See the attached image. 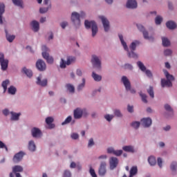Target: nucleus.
Listing matches in <instances>:
<instances>
[{
    "label": "nucleus",
    "mask_w": 177,
    "mask_h": 177,
    "mask_svg": "<svg viewBox=\"0 0 177 177\" xmlns=\"http://www.w3.org/2000/svg\"><path fill=\"white\" fill-rule=\"evenodd\" d=\"M118 37L122 46L124 47V50H127L129 57H132L133 59H138V54L135 53V52L133 51L136 50L137 45H139V41H134L130 44L129 49L131 52H129V50H128V46L127 45L125 41H124V37L122 36V35L119 34Z\"/></svg>",
    "instance_id": "obj_1"
},
{
    "label": "nucleus",
    "mask_w": 177,
    "mask_h": 177,
    "mask_svg": "<svg viewBox=\"0 0 177 177\" xmlns=\"http://www.w3.org/2000/svg\"><path fill=\"white\" fill-rule=\"evenodd\" d=\"M163 73L167 80H165V79L161 80L162 88H165V86L169 88L172 86V82L171 81H175V77H174V75L169 74V73H168L167 70H164Z\"/></svg>",
    "instance_id": "obj_2"
},
{
    "label": "nucleus",
    "mask_w": 177,
    "mask_h": 177,
    "mask_svg": "<svg viewBox=\"0 0 177 177\" xmlns=\"http://www.w3.org/2000/svg\"><path fill=\"white\" fill-rule=\"evenodd\" d=\"M84 25L86 28H92V37H95L96 34H97V25L96 24V22L95 21H89L88 20H86L84 21Z\"/></svg>",
    "instance_id": "obj_3"
},
{
    "label": "nucleus",
    "mask_w": 177,
    "mask_h": 177,
    "mask_svg": "<svg viewBox=\"0 0 177 177\" xmlns=\"http://www.w3.org/2000/svg\"><path fill=\"white\" fill-rule=\"evenodd\" d=\"M41 50L42 57H44V59H46V62L48 64H53V57L49 56V53H48V52H49V48H48L46 46H42Z\"/></svg>",
    "instance_id": "obj_4"
},
{
    "label": "nucleus",
    "mask_w": 177,
    "mask_h": 177,
    "mask_svg": "<svg viewBox=\"0 0 177 177\" xmlns=\"http://www.w3.org/2000/svg\"><path fill=\"white\" fill-rule=\"evenodd\" d=\"M122 82H123L126 91H130L131 93H136V91L131 88V82H129L128 77H127L126 76L122 77Z\"/></svg>",
    "instance_id": "obj_5"
},
{
    "label": "nucleus",
    "mask_w": 177,
    "mask_h": 177,
    "mask_svg": "<svg viewBox=\"0 0 177 177\" xmlns=\"http://www.w3.org/2000/svg\"><path fill=\"white\" fill-rule=\"evenodd\" d=\"M0 64L3 71H6V70H8V66H9V60L5 59V55L2 53H0Z\"/></svg>",
    "instance_id": "obj_6"
},
{
    "label": "nucleus",
    "mask_w": 177,
    "mask_h": 177,
    "mask_svg": "<svg viewBox=\"0 0 177 177\" xmlns=\"http://www.w3.org/2000/svg\"><path fill=\"white\" fill-rule=\"evenodd\" d=\"M137 65L139 67L140 70H141V71H143V73H145L146 75H147L149 78L153 77V73H151V71H150V70H146V66H145L143 62L138 61L137 62Z\"/></svg>",
    "instance_id": "obj_7"
},
{
    "label": "nucleus",
    "mask_w": 177,
    "mask_h": 177,
    "mask_svg": "<svg viewBox=\"0 0 177 177\" xmlns=\"http://www.w3.org/2000/svg\"><path fill=\"white\" fill-rule=\"evenodd\" d=\"M74 62H75V57H68L66 62L64 59H61L60 67L61 68H66V64L70 66V64L74 63Z\"/></svg>",
    "instance_id": "obj_8"
},
{
    "label": "nucleus",
    "mask_w": 177,
    "mask_h": 177,
    "mask_svg": "<svg viewBox=\"0 0 177 177\" xmlns=\"http://www.w3.org/2000/svg\"><path fill=\"white\" fill-rule=\"evenodd\" d=\"M91 63L93 67H95V68H97L98 70H100V68H102V62H100V59L97 56H92Z\"/></svg>",
    "instance_id": "obj_9"
},
{
    "label": "nucleus",
    "mask_w": 177,
    "mask_h": 177,
    "mask_svg": "<svg viewBox=\"0 0 177 177\" xmlns=\"http://www.w3.org/2000/svg\"><path fill=\"white\" fill-rule=\"evenodd\" d=\"M81 15L78 14V12H74L71 15V20L73 24L75 26H80L81 24V20L80 19V17Z\"/></svg>",
    "instance_id": "obj_10"
},
{
    "label": "nucleus",
    "mask_w": 177,
    "mask_h": 177,
    "mask_svg": "<svg viewBox=\"0 0 177 177\" xmlns=\"http://www.w3.org/2000/svg\"><path fill=\"white\" fill-rule=\"evenodd\" d=\"M137 27L140 31H142L144 38L145 39H149V41H154V38L153 37H149V32L145 30V27L143 26L137 24Z\"/></svg>",
    "instance_id": "obj_11"
},
{
    "label": "nucleus",
    "mask_w": 177,
    "mask_h": 177,
    "mask_svg": "<svg viewBox=\"0 0 177 177\" xmlns=\"http://www.w3.org/2000/svg\"><path fill=\"white\" fill-rule=\"evenodd\" d=\"M36 67L39 71H45L46 70V64L42 59H38L36 62Z\"/></svg>",
    "instance_id": "obj_12"
},
{
    "label": "nucleus",
    "mask_w": 177,
    "mask_h": 177,
    "mask_svg": "<svg viewBox=\"0 0 177 177\" xmlns=\"http://www.w3.org/2000/svg\"><path fill=\"white\" fill-rule=\"evenodd\" d=\"M100 19L102 20L104 31L107 32V31L110 30V22L109 21V19L104 16H100Z\"/></svg>",
    "instance_id": "obj_13"
},
{
    "label": "nucleus",
    "mask_w": 177,
    "mask_h": 177,
    "mask_svg": "<svg viewBox=\"0 0 177 177\" xmlns=\"http://www.w3.org/2000/svg\"><path fill=\"white\" fill-rule=\"evenodd\" d=\"M23 157H24V153H23V151H19L12 158L13 162H15V164H17V162H20V161L23 160Z\"/></svg>",
    "instance_id": "obj_14"
},
{
    "label": "nucleus",
    "mask_w": 177,
    "mask_h": 177,
    "mask_svg": "<svg viewBox=\"0 0 177 177\" xmlns=\"http://www.w3.org/2000/svg\"><path fill=\"white\" fill-rule=\"evenodd\" d=\"M109 165L111 169L117 168V165H118V158L115 157H111L109 160Z\"/></svg>",
    "instance_id": "obj_15"
},
{
    "label": "nucleus",
    "mask_w": 177,
    "mask_h": 177,
    "mask_svg": "<svg viewBox=\"0 0 177 177\" xmlns=\"http://www.w3.org/2000/svg\"><path fill=\"white\" fill-rule=\"evenodd\" d=\"M106 163L105 162H102L98 170V174L100 175V176H104V175H106Z\"/></svg>",
    "instance_id": "obj_16"
},
{
    "label": "nucleus",
    "mask_w": 177,
    "mask_h": 177,
    "mask_svg": "<svg viewBox=\"0 0 177 177\" xmlns=\"http://www.w3.org/2000/svg\"><path fill=\"white\" fill-rule=\"evenodd\" d=\"M31 132L33 138H41V136H42V132L37 127L32 129Z\"/></svg>",
    "instance_id": "obj_17"
},
{
    "label": "nucleus",
    "mask_w": 177,
    "mask_h": 177,
    "mask_svg": "<svg viewBox=\"0 0 177 177\" xmlns=\"http://www.w3.org/2000/svg\"><path fill=\"white\" fill-rule=\"evenodd\" d=\"M151 118H142L141 120V124L145 127V128H149L150 125H151Z\"/></svg>",
    "instance_id": "obj_18"
},
{
    "label": "nucleus",
    "mask_w": 177,
    "mask_h": 177,
    "mask_svg": "<svg viewBox=\"0 0 177 177\" xmlns=\"http://www.w3.org/2000/svg\"><path fill=\"white\" fill-rule=\"evenodd\" d=\"M127 8L129 9H136V8H138V3L136 0H128L127 3Z\"/></svg>",
    "instance_id": "obj_19"
},
{
    "label": "nucleus",
    "mask_w": 177,
    "mask_h": 177,
    "mask_svg": "<svg viewBox=\"0 0 177 177\" xmlns=\"http://www.w3.org/2000/svg\"><path fill=\"white\" fill-rule=\"evenodd\" d=\"M83 111L82 109L77 108L74 111V118L78 120L82 117Z\"/></svg>",
    "instance_id": "obj_20"
},
{
    "label": "nucleus",
    "mask_w": 177,
    "mask_h": 177,
    "mask_svg": "<svg viewBox=\"0 0 177 177\" xmlns=\"http://www.w3.org/2000/svg\"><path fill=\"white\" fill-rule=\"evenodd\" d=\"M36 83L37 85H40V86H46L48 85V80L44 79L41 80V76H39Z\"/></svg>",
    "instance_id": "obj_21"
},
{
    "label": "nucleus",
    "mask_w": 177,
    "mask_h": 177,
    "mask_svg": "<svg viewBox=\"0 0 177 177\" xmlns=\"http://www.w3.org/2000/svg\"><path fill=\"white\" fill-rule=\"evenodd\" d=\"M53 121H55V120L52 117H48L46 119V124H47V125H48V128L50 129H52L55 127V124H52V122H53Z\"/></svg>",
    "instance_id": "obj_22"
},
{
    "label": "nucleus",
    "mask_w": 177,
    "mask_h": 177,
    "mask_svg": "<svg viewBox=\"0 0 177 177\" xmlns=\"http://www.w3.org/2000/svg\"><path fill=\"white\" fill-rule=\"evenodd\" d=\"M30 24H31V26L32 27V30H33V31H35V32H37V31L39 30V23H38V21H32Z\"/></svg>",
    "instance_id": "obj_23"
},
{
    "label": "nucleus",
    "mask_w": 177,
    "mask_h": 177,
    "mask_svg": "<svg viewBox=\"0 0 177 177\" xmlns=\"http://www.w3.org/2000/svg\"><path fill=\"white\" fill-rule=\"evenodd\" d=\"M166 27L169 30H174L176 28V24L172 21H169L166 23Z\"/></svg>",
    "instance_id": "obj_24"
},
{
    "label": "nucleus",
    "mask_w": 177,
    "mask_h": 177,
    "mask_svg": "<svg viewBox=\"0 0 177 177\" xmlns=\"http://www.w3.org/2000/svg\"><path fill=\"white\" fill-rule=\"evenodd\" d=\"M12 172L13 174H17V172H23V167L20 165H15L12 167Z\"/></svg>",
    "instance_id": "obj_25"
},
{
    "label": "nucleus",
    "mask_w": 177,
    "mask_h": 177,
    "mask_svg": "<svg viewBox=\"0 0 177 177\" xmlns=\"http://www.w3.org/2000/svg\"><path fill=\"white\" fill-rule=\"evenodd\" d=\"M21 115V113H15V112H11V120L12 121H17L19 120V117Z\"/></svg>",
    "instance_id": "obj_26"
},
{
    "label": "nucleus",
    "mask_w": 177,
    "mask_h": 177,
    "mask_svg": "<svg viewBox=\"0 0 177 177\" xmlns=\"http://www.w3.org/2000/svg\"><path fill=\"white\" fill-rule=\"evenodd\" d=\"M122 150H124V151H127L128 153H135V149H133V147L131 145L123 147Z\"/></svg>",
    "instance_id": "obj_27"
},
{
    "label": "nucleus",
    "mask_w": 177,
    "mask_h": 177,
    "mask_svg": "<svg viewBox=\"0 0 177 177\" xmlns=\"http://www.w3.org/2000/svg\"><path fill=\"white\" fill-rule=\"evenodd\" d=\"M136 174H138V167L136 166H133L130 169V175L129 177H133Z\"/></svg>",
    "instance_id": "obj_28"
},
{
    "label": "nucleus",
    "mask_w": 177,
    "mask_h": 177,
    "mask_svg": "<svg viewBox=\"0 0 177 177\" xmlns=\"http://www.w3.org/2000/svg\"><path fill=\"white\" fill-rule=\"evenodd\" d=\"M9 84H10V82L9 81V80H6L2 82L1 86H3L4 89L3 91L4 93L5 92H6V91H8V85H9Z\"/></svg>",
    "instance_id": "obj_29"
},
{
    "label": "nucleus",
    "mask_w": 177,
    "mask_h": 177,
    "mask_svg": "<svg viewBox=\"0 0 177 177\" xmlns=\"http://www.w3.org/2000/svg\"><path fill=\"white\" fill-rule=\"evenodd\" d=\"M23 73H24L27 77L31 78L32 77V71L30 69H27L26 68H24L22 70Z\"/></svg>",
    "instance_id": "obj_30"
},
{
    "label": "nucleus",
    "mask_w": 177,
    "mask_h": 177,
    "mask_svg": "<svg viewBox=\"0 0 177 177\" xmlns=\"http://www.w3.org/2000/svg\"><path fill=\"white\" fill-rule=\"evenodd\" d=\"M28 149L30 151H35V143L32 140H30L28 143Z\"/></svg>",
    "instance_id": "obj_31"
},
{
    "label": "nucleus",
    "mask_w": 177,
    "mask_h": 177,
    "mask_svg": "<svg viewBox=\"0 0 177 177\" xmlns=\"http://www.w3.org/2000/svg\"><path fill=\"white\" fill-rule=\"evenodd\" d=\"M162 42L163 46H169V45H171V41L166 37H162Z\"/></svg>",
    "instance_id": "obj_32"
},
{
    "label": "nucleus",
    "mask_w": 177,
    "mask_h": 177,
    "mask_svg": "<svg viewBox=\"0 0 177 177\" xmlns=\"http://www.w3.org/2000/svg\"><path fill=\"white\" fill-rule=\"evenodd\" d=\"M148 162L150 164V165H156L157 160L154 158V156H150L148 158Z\"/></svg>",
    "instance_id": "obj_33"
},
{
    "label": "nucleus",
    "mask_w": 177,
    "mask_h": 177,
    "mask_svg": "<svg viewBox=\"0 0 177 177\" xmlns=\"http://www.w3.org/2000/svg\"><path fill=\"white\" fill-rule=\"evenodd\" d=\"M92 77H93V80L97 81V82H99V81H102V77L100 75L95 73V72H93Z\"/></svg>",
    "instance_id": "obj_34"
},
{
    "label": "nucleus",
    "mask_w": 177,
    "mask_h": 177,
    "mask_svg": "<svg viewBox=\"0 0 177 177\" xmlns=\"http://www.w3.org/2000/svg\"><path fill=\"white\" fill-rule=\"evenodd\" d=\"M66 88L68 89L71 93H74L75 88H74V86L71 85V84H68L66 85Z\"/></svg>",
    "instance_id": "obj_35"
},
{
    "label": "nucleus",
    "mask_w": 177,
    "mask_h": 177,
    "mask_svg": "<svg viewBox=\"0 0 177 177\" xmlns=\"http://www.w3.org/2000/svg\"><path fill=\"white\" fill-rule=\"evenodd\" d=\"M17 91L16 88L13 86H10L8 88V93H10V95H15Z\"/></svg>",
    "instance_id": "obj_36"
},
{
    "label": "nucleus",
    "mask_w": 177,
    "mask_h": 177,
    "mask_svg": "<svg viewBox=\"0 0 177 177\" xmlns=\"http://www.w3.org/2000/svg\"><path fill=\"white\" fill-rule=\"evenodd\" d=\"M14 5L23 8V1L22 0H12Z\"/></svg>",
    "instance_id": "obj_37"
},
{
    "label": "nucleus",
    "mask_w": 177,
    "mask_h": 177,
    "mask_svg": "<svg viewBox=\"0 0 177 177\" xmlns=\"http://www.w3.org/2000/svg\"><path fill=\"white\" fill-rule=\"evenodd\" d=\"M176 169H177V162L174 161L171 163L170 169L174 172L176 171Z\"/></svg>",
    "instance_id": "obj_38"
},
{
    "label": "nucleus",
    "mask_w": 177,
    "mask_h": 177,
    "mask_svg": "<svg viewBox=\"0 0 177 177\" xmlns=\"http://www.w3.org/2000/svg\"><path fill=\"white\" fill-rule=\"evenodd\" d=\"M165 109L166 111H168L169 113H171V114H174V110L171 107V106L168 104L165 105Z\"/></svg>",
    "instance_id": "obj_39"
},
{
    "label": "nucleus",
    "mask_w": 177,
    "mask_h": 177,
    "mask_svg": "<svg viewBox=\"0 0 177 177\" xmlns=\"http://www.w3.org/2000/svg\"><path fill=\"white\" fill-rule=\"evenodd\" d=\"M15 38H16L15 35H10L6 34V39L8 41V42H13V41L15 40Z\"/></svg>",
    "instance_id": "obj_40"
},
{
    "label": "nucleus",
    "mask_w": 177,
    "mask_h": 177,
    "mask_svg": "<svg viewBox=\"0 0 177 177\" xmlns=\"http://www.w3.org/2000/svg\"><path fill=\"white\" fill-rule=\"evenodd\" d=\"M131 127L134 128V129H138L140 127V122H133L131 123Z\"/></svg>",
    "instance_id": "obj_41"
},
{
    "label": "nucleus",
    "mask_w": 177,
    "mask_h": 177,
    "mask_svg": "<svg viewBox=\"0 0 177 177\" xmlns=\"http://www.w3.org/2000/svg\"><path fill=\"white\" fill-rule=\"evenodd\" d=\"M140 96L141 97L142 101L144 103H147V95H146V94H143V93H142V92H140Z\"/></svg>",
    "instance_id": "obj_42"
},
{
    "label": "nucleus",
    "mask_w": 177,
    "mask_h": 177,
    "mask_svg": "<svg viewBox=\"0 0 177 177\" xmlns=\"http://www.w3.org/2000/svg\"><path fill=\"white\" fill-rule=\"evenodd\" d=\"M162 22V17H161L160 16H157L155 19V23L157 25L161 24V23Z\"/></svg>",
    "instance_id": "obj_43"
},
{
    "label": "nucleus",
    "mask_w": 177,
    "mask_h": 177,
    "mask_svg": "<svg viewBox=\"0 0 177 177\" xmlns=\"http://www.w3.org/2000/svg\"><path fill=\"white\" fill-rule=\"evenodd\" d=\"M147 92L152 98L154 97V91L153 90V86H149V88L147 90Z\"/></svg>",
    "instance_id": "obj_44"
},
{
    "label": "nucleus",
    "mask_w": 177,
    "mask_h": 177,
    "mask_svg": "<svg viewBox=\"0 0 177 177\" xmlns=\"http://www.w3.org/2000/svg\"><path fill=\"white\" fill-rule=\"evenodd\" d=\"M71 120H73V118H71V116H68V117L62 123V125H66V124H70V122H71Z\"/></svg>",
    "instance_id": "obj_45"
},
{
    "label": "nucleus",
    "mask_w": 177,
    "mask_h": 177,
    "mask_svg": "<svg viewBox=\"0 0 177 177\" xmlns=\"http://www.w3.org/2000/svg\"><path fill=\"white\" fill-rule=\"evenodd\" d=\"M3 13H5V4L0 3V14L3 15Z\"/></svg>",
    "instance_id": "obj_46"
},
{
    "label": "nucleus",
    "mask_w": 177,
    "mask_h": 177,
    "mask_svg": "<svg viewBox=\"0 0 177 177\" xmlns=\"http://www.w3.org/2000/svg\"><path fill=\"white\" fill-rule=\"evenodd\" d=\"M84 86H85V79H82V83L80 84L78 87H77V90L78 91H81V89H82V88H84Z\"/></svg>",
    "instance_id": "obj_47"
},
{
    "label": "nucleus",
    "mask_w": 177,
    "mask_h": 177,
    "mask_svg": "<svg viewBox=\"0 0 177 177\" xmlns=\"http://www.w3.org/2000/svg\"><path fill=\"white\" fill-rule=\"evenodd\" d=\"M164 55L165 56H171V55H172V50L170 49H166L164 51Z\"/></svg>",
    "instance_id": "obj_48"
},
{
    "label": "nucleus",
    "mask_w": 177,
    "mask_h": 177,
    "mask_svg": "<svg viewBox=\"0 0 177 177\" xmlns=\"http://www.w3.org/2000/svg\"><path fill=\"white\" fill-rule=\"evenodd\" d=\"M104 118L106 120V121H109L110 122V121H111V120L113 118H114V115H106L104 116Z\"/></svg>",
    "instance_id": "obj_49"
},
{
    "label": "nucleus",
    "mask_w": 177,
    "mask_h": 177,
    "mask_svg": "<svg viewBox=\"0 0 177 177\" xmlns=\"http://www.w3.org/2000/svg\"><path fill=\"white\" fill-rule=\"evenodd\" d=\"M71 138H72L74 140H77L80 138L78 133H73L71 134Z\"/></svg>",
    "instance_id": "obj_50"
},
{
    "label": "nucleus",
    "mask_w": 177,
    "mask_h": 177,
    "mask_svg": "<svg viewBox=\"0 0 177 177\" xmlns=\"http://www.w3.org/2000/svg\"><path fill=\"white\" fill-rule=\"evenodd\" d=\"M113 154L114 156H120L122 154V150H115Z\"/></svg>",
    "instance_id": "obj_51"
},
{
    "label": "nucleus",
    "mask_w": 177,
    "mask_h": 177,
    "mask_svg": "<svg viewBox=\"0 0 177 177\" xmlns=\"http://www.w3.org/2000/svg\"><path fill=\"white\" fill-rule=\"evenodd\" d=\"M48 10H49V8H41L39 9L40 13H46V12H48Z\"/></svg>",
    "instance_id": "obj_52"
},
{
    "label": "nucleus",
    "mask_w": 177,
    "mask_h": 177,
    "mask_svg": "<svg viewBox=\"0 0 177 177\" xmlns=\"http://www.w3.org/2000/svg\"><path fill=\"white\" fill-rule=\"evenodd\" d=\"M0 149H5L8 151V147L2 141H0Z\"/></svg>",
    "instance_id": "obj_53"
},
{
    "label": "nucleus",
    "mask_w": 177,
    "mask_h": 177,
    "mask_svg": "<svg viewBox=\"0 0 177 177\" xmlns=\"http://www.w3.org/2000/svg\"><path fill=\"white\" fill-rule=\"evenodd\" d=\"M90 174L92 177H97V176L96 175V173L95 172V169L92 168L90 169Z\"/></svg>",
    "instance_id": "obj_54"
},
{
    "label": "nucleus",
    "mask_w": 177,
    "mask_h": 177,
    "mask_svg": "<svg viewBox=\"0 0 177 177\" xmlns=\"http://www.w3.org/2000/svg\"><path fill=\"white\" fill-rule=\"evenodd\" d=\"M114 114L115 115H116V117H122V115L121 114V112L120 111V110H115L114 111Z\"/></svg>",
    "instance_id": "obj_55"
},
{
    "label": "nucleus",
    "mask_w": 177,
    "mask_h": 177,
    "mask_svg": "<svg viewBox=\"0 0 177 177\" xmlns=\"http://www.w3.org/2000/svg\"><path fill=\"white\" fill-rule=\"evenodd\" d=\"M64 177H71V173L70 171L66 170L64 173Z\"/></svg>",
    "instance_id": "obj_56"
},
{
    "label": "nucleus",
    "mask_w": 177,
    "mask_h": 177,
    "mask_svg": "<svg viewBox=\"0 0 177 177\" xmlns=\"http://www.w3.org/2000/svg\"><path fill=\"white\" fill-rule=\"evenodd\" d=\"M95 145V142H93V138H91L88 141V147H92Z\"/></svg>",
    "instance_id": "obj_57"
},
{
    "label": "nucleus",
    "mask_w": 177,
    "mask_h": 177,
    "mask_svg": "<svg viewBox=\"0 0 177 177\" xmlns=\"http://www.w3.org/2000/svg\"><path fill=\"white\" fill-rule=\"evenodd\" d=\"M115 150H114V148L113 147H110L107 149V153H109V154H114V151Z\"/></svg>",
    "instance_id": "obj_58"
},
{
    "label": "nucleus",
    "mask_w": 177,
    "mask_h": 177,
    "mask_svg": "<svg viewBox=\"0 0 177 177\" xmlns=\"http://www.w3.org/2000/svg\"><path fill=\"white\" fill-rule=\"evenodd\" d=\"M158 165L160 168H162V159L161 158H158Z\"/></svg>",
    "instance_id": "obj_59"
},
{
    "label": "nucleus",
    "mask_w": 177,
    "mask_h": 177,
    "mask_svg": "<svg viewBox=\"0 0 177 177\" xmlns=\"http://www.w3.org/2000/svg\"><path fill=\"white\" fill-rule=\"evenodd\" d=\"M62 28H66V27H67V26H68V23H67L66 21L62 22L60 24Z\"/></svg>",
    "instance_id": "obj_60"
},
{
    "label": "nucleus",
    "mask_w": 177,
    "mask_h": 177,
    "mask_svg": "<svg viewBox=\"0 0 177 177\" xmlns=\"http://www.w3.org/2000/svg\"><path fill=\"white\" fill-rule=\"evenodd\" d=\"M127 110L129 113H133V106L128 105Z\"/></svg>",
    "instance_id": "obj_61"
},
{
    "label": "nucleus",
    "mask_w": 177,
    "mask_h": 177,
    "mask_svg": "<svg viewBox=\"0 0 177 177\" xmlns=\"http://www.w3.org/2000/svg\"><path fill=\"white\" fill-rule=\"evenodd\" d=\"M124 68H127L128 70H132V65H131L129 64H126L124 65Z\"/></svg>",
    "instance_id": "obj_62"
},
{
    "label": "nucleus",
    "mask_w": 177,
    "mask_h": 177,
    "mask_svg": "<svg viewBox=\"0 0 177 177\" xmlns=\"http://www.w3.org/2000/svg\"><path fill=\"white\" fill-rule=\"evenodd\" d=\"M77 75H79V77H81V75H82V71H81L80 69H77Z\"/></svg>",
    "instance_id": "obj_63"
},
{
    "label": "nucleus",
    "mask_w": 177,
    "mask_h": 177,
    "mask_svg": "<svg viewBox=\"0 0 177 177\" xmlns=\"http://www.w3.org/2000/svg\"><path fill=\"white\" fill-rule=\"evenodd\" d=\"M70 167H71V168H75V167H77V164H75V162H72L71 163Z\"/></svg>",
    "instance_id": "obj_64"
}]
</instances>
